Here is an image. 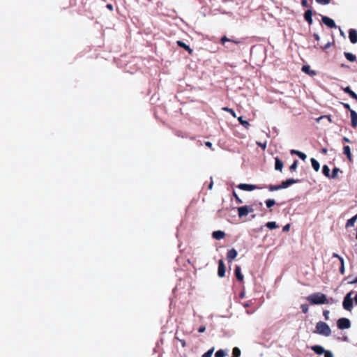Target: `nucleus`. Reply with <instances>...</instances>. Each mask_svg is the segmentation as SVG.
<instances>
[{
    "label": "nucleus",
    "instance_id": "1",
    "mask_svg": "<svg viewBox=\"0 0 357 357\" xmlns=\"http://www.w3.org/2000/svg\"><path fill=\"white\" fill-rule=\"evenodd\" d=\"M307 300L312 305H321L324 303H329L327 300L326 296L322 293H315L307 297Z\"/></svg>",
    "mask_w": 357,
    "mask_h": 357
},
{
    "label": "nucleus",
    "instance_id": "2",
    "mask_svg": "<svg viewBox=\"0 0 357 357\" xmlns=\"http://www.w3.org/2000/svg\"><path fill=\"white\" fill-rule=\"evenodd\" d=\"M314 333L328 337L331 334V330L326 323L324 321H319L316 324V331Z\"/></svg>",
    "mask_w": 357,
    "mask_h": 357
},
{
    "label": "nucleus",
    "instance_id": "3",
    "mask_svg": "<svg viewBox=\"0 0 357 357\" xmlns=\"http://www.w3.org/2000/svg\"><path fill=\"white\" fill-rule=\"evenodd\" d=\"M353 291H350L346 294L344 298L342 305L344 310L351 311L353 308V298L351 297Z\"/></svg>",
    "mask_w": 357,
    "mask_h": 357
},
{
    "label": "nucleus",
    "instance_id": "4",
    "mask_svg": "<svg viewBox=\"0 0 357 357\" xmlns=\"http://www.w3.org/2000/svg\"><path fill=\"white\" fill-rule=\"evenodd\" d=\"M337 326L339 329H347L351 327V322L347 318H340L337 321Z\"/></svg>",
    "mask_w": 357,
    "mask_h": 357
},
{
    "label": "nucleus",
    "instance_id": "5",
    "mask_svg": "<svg viewBox=\"0 0 357 357\" xmlns=\"http://www.w3.org/2000/svg\"><path fill=\"white\" fill-rule=\"evenodd\" d=\"M238 188L242 190L245 191H252L257 189H263L264 187L262 185H257L252 184H246V183H241L238 185Z\"/></svg>",
    "mask_w": 357,
    "mask_h": 357
},
{
    "label": "nucleus",
    "instance_id": "6",
    "mask_svg": "<svg viewBox=\"0 0 357 357\" xmlns=\"http://www.w3.org/2000/svg\"><path fill=\"white\" fill-rule=\"evenodd\" d=\"M254 211V209L249 206H244L238 208V215L239 218L248 215L249 213Z\"/></svg>",
    "mask_w": 357,
    "mask_h": 357
},
{
    "label": "nucleus",
    "instance_id": "7",
    "mask_svg": "<svg viewBox=\"0 0 357 357\" xmlns=\"http://www.w3.org/2000/svg\"><path fill=\"white\" fill-rule=\"evenodd\" d=\"M225 265L224 264V261L222 259H220L218 261V275L220 278H223L225 276Z\"/></svg>",
    "mask_w": 357,
    "mask_h": 357
},
{
    "label": "nucleus",
    "instance_id": "8",
    "mask_svg": "<svg viewBox=\"0 0 357 357\" xmlns=\"http://www.w3.org/2000/svg\"><path fill=\"white\" fill-rule=\"evenodd\" d=\"M322 22L329 28H336V24L333 20L327 16H322Z\"/></svg>",
    "mask_w": 357,
    "mask_h": 357
},
{
    "label": "nucleus",
    "instance_id": "9",
    "mask_svg": "<svg viewBox=\"0 0 357 357\" xmlns=\"http://www.w3.org/2000/svg\"><path fill=\"white\" fill-rule=\"evenodd\" d=\"M298 182H299L298 179L288 178L286 181H283L281 183L280 186H281L282 189H284V188H287L289 187L290 185H291L294 183H297Z\"/></svg>",
    "mask_w": 357,
    "mask_h": 357
},
{
    "label": "nucleus",
    "instance_id": "10",
    "mask_svg": "<svg viewBox=\"0 0 357 357\" xmlns=\"http://www.w3.org/2000/svg\"><path fill=\"white\" fill-rule=\"evenodd\" d=\"M237 255L238 252L234 248L228 250L227 253V260L229 262H231L232 260H234L237 257Z\"/></svg>",
    "mask_w": 357,
    "mask_h": 357
},
{
    "label": "nucleus",
    "instance_id": "11",
    "mask_svg": "<svg viewBox=\"0 0 357 357\" xmlns=\"http://www.w3.org/2000/svg\"><path fill=\"white\" fill-rule=\"evenodd\" d=\"M349 38L351 43L355 44L357 43V31L351 29L349 31Z\"/></svg>",
    "mask_w": 357,
    "mask_h": 357
},
{
    "label": "nucleus",
    "instance_id": "12",
    "mask_svg": "<svg viewBox=\"0 0 357 357\" xmlns=\"http://www.w3.org/2000/svg\"><path fill=\"white\" fill-rule=\"evenodd\" d=\"M303 17L305 20L309 24V25H311L312 24V10L311 9L307 10L305 12Z\"/></svg>",
    "mask_w": 357,
    "mask_h": 357
},
{
    "label": "nucleus",
    "instance_id": "13",
    "mask_svg": "<svg viewBox=\"0 0 357 357\" xmlns=\"http://www.w3.org/2000/svg\"><path fill=\"white\" fill-rule=\"evenodd\" d=\"M226 42H231L235 44H239L241 43V41L238 39L229 38L225 36L220 39V43L221 44L224 45Z\"/></svg>",
    "mask_w": 357,
    "mask_h": 357
},
{
    "label": "nucleus",
    "instance_id": "14",
    "mask_svg": "<svg viewBox=\"0 0 357 357\" xmlns=\"http://www.w3.org/2000/svg\"><path fill=\"white\" fill-rule=\"evenodd\" d=\"M310 348L315 354L318 355H321L324 354V352H325L324 348L320 345H313Z\"/></svg>",
    "mask_w": 357,
    "mask_h": 357
},
{
    "label": "nucleus",
    "instance_id": "15",
    "mask_svg": "<svg viewBox=\"0 0 357 357\" xmlns=\"http://www.w3.org/2000/svg\"><path fill=\"white\" fill-rule=\"evenodd\" d=\"M176 44L178 45V47H182L184 50H185L190 54H192L193 50L188 45H186L185 43H183V41L177 40L176 41Z\"/></svg>",
    "mask_w": 357,
    "mask_h": 357
},
{
    "label": "nucleus",
    "instance_id": "16",
    "mask_svg": "<svg viewBox=\"0 0 357 357\" xmlns=\"http://www.w3.org/2000/svg\"><path fill=\"white\" fill-rule=\"evenodd\" d=\"M342 89L346 93L349 94L351 98L355 99L357 101V94L351 89L350 86L342 88Z\"/></svg>",
    "mask_w": 357,
    "mask_h": 357
},
{
    "label": "nucleus",
    "instance_id": "17",
    "mask_svg": "<svg viewBox=\"0 0 357 357\" xmlns=\"http://www.w3.org/2000/svg\"><path fill=\"white\" fill-rule=\"evenodd\" d=\"M234 271L236 279L238 281L242 282L243 280L244 277L243 275L241 273V267L239 266H236Z\"/></svg>",
    "mask_w": 357,
    "mask_h": 357
},
{
    "label": "nucleus",
    "instance_id": "18",
    "mask_svg": "<svg viewBox=\"0 0 357 357\" xmlns=\"http://www.w3.org/2000/svg\"><path fill=\"white\" fill-rule=\"evenodd\" d=\"M212 236L215 239L220 240V239L223 238L225 236V233L224 231H220V230L215 231L213 232Z\"/></svg>",
    "mask_w": 357,
    "mask_h": 357
},
{
    "label": "nucleus",
    "instance_id": "19",
    "mask_svg": "<svg viewBox=\"0 0 357 357\" xmlns=\"http://www.w3.org/2000/svg\"><path fill=\"white\" fill-rule=\"evenodd\" d=\"M351 126L356 128L357 126V113L354 110H351Z\"/></svg>",
    "mask_w": 357,
    "mask_h": 357
},
{
    "label": "nucleus",
    "instance_id": "20",
    "mask_svg": "<svg viewBox=\"0 0 357 357\" xmlns=\"http://www.w3.org/2000/svg\"><path fill=\"white\" fill-rule=\"evenodd\" d=\"M290 153L291 155H298L302 160H305L307 158V155L304 153H303L300 151L292 149V150H291Z\"/></svg>",
    "mask_w": 357,
    "mask_h": 357
},
{
    "label": "nucleus",
    "instance_id": "21",
    "mask_svg": "<svg viewBox=\"0 0 357 357\" xmlns=\"http://www.w3.org/2000/svg\"><path fill=\"white\" fill-rule=\"evenodd\" d=\"M275 169L278 171H282L283 168V162L278 158V157L275 158Z\"/></svg>",
    "mask_w": 357,
    "mask_h": 357
},
{
    "label": "nucleus",
    "instance_id": "22",
    "mask_svg": "<svg viewBox=\"0 0 357 357\" xmlns=\"http://www.w3.org/2000/svg\"><path fill=\"white\" fill-rule=\"evenodd\" d=\"M343 153L345 154L349 161H352V155L351 153V149L349 146H344L343 148Z\"/></svg>",
    "mask_w": 357,
    "mask_h": 357
},
{
    "label": "nucleus",
    "instance_id": "23",
    "mask_svg": "<svg viewBox=\"0 0 357 357\" xmlns=\"http://www.w3.org/2000/svg\"><path fill=\"white\" fill-rule=\"evenodd\" d=\"M310 160H311L312 168L314 169L315 172H318L320 168L319 162L317 160H315L314 158H311Z\"/></svg>",
    "mask_w": 357,
    "mask_h": 357
},
{
    "label": "nucleus",
    "instance_id": "24",
    "mask_svg": "<svg viewBox=\"0 0 357 357\" xmlns=\"http://www.w3.org/2000/svg\"><path fill=\"white\" fill-rule=\"evenodd\" d=\"M264 188H267L270 191H275L281 190V186L280 185H263Z\"/></svg>",
    "mask_w": 357,
    "mask_h": 357
},
{
    "label": "nucleus",
    "instance_id": "25",
    "mask_svg": "<svg viewBox=\"0 0 357 357\" xmlns=\"http://www.w3.org/2000/svg\"><path fill=\"white\" fill-rule=\"evenodd\" d=\"M357 220V214L347 220L346 227H353Z\"/></svg>",
    "mask_w": 357,
    "mask_h": 357
},
{
    "label": "nucleus",
    "instance_id": "26",
    "mask_svg": "<svg viewBox=\"0 0 357 357\" xmlns=\"http://www.w3.org/2000/svg\"><path fill=\"white\" fill-rule=\"evenodd\" d=\"M344 56L346 57V59L351 61V62H354L356 60V57L354 54H353L352 53H350V52H344Z\"/></svg>",
    "mask_w": 357,
    "mask_h": 357
},
{
    "label": "nucleus",
    "instance_id": "27",
    "mask_svg": "<svg viewBox=\"0 0 357 357\" xmlns=\"http://www.w3.org/2000/svg\"><path fill=\"white\" fill-rule=\"evenodd\" d=\"M238 121L240 123V124H241L244 128H245L246 129L249 128L250 126L249 122L248 121L243 120L242 116H239L238 118Z\"/></svg>",
    "mask_w": 357,
    "mask_h": 357
},
{
    "label": "nucleus",
    "instance_id": "28",
    "mask_svg": "<svg viewBox=\"0 0 357 357\" xmlns=\"http://www.w3.org/2000/svg\"><path fill=\"white\" fill-rule=\"evenodd\" d=\"M302 71L308 75H314L315 74V73L313 70H310V67L309 66H303L302 68Z\"/></svg>",
    "mask_w": 357,
    "mask_h": 357
},
{
    "label": "nucleus",
    "instance_id": "29",
    "mask_svg": "<svg viewBox=\"0 0 357 357\" xmlns=\"http://www.w3.org/2000/svg\"><path fill=\"white\" fill-rule=\"evenodd\" d=\"M322 172L325 176L330 178V169L326 165L323 166Z\"/></svg>",
    "mask_w": 357,
    "mask_h": 357
},
{
    "label": "nucleus",
    "instance_id": "30",
    "mask_svg": "<svg viewBox=\"0 0 357 357\" xmlns=\"http://www.w3.org/2000/svg\"><path fill=\"white\" fill-rule=\"evenodd\" d=\"M266 226L269 229H274L278 227V225L276 224L275 222H268L266 224Z\"/></svg>",
    "mask_w": 357,
    "mask_h": 357
},
{
    "label": "nucleus",
    "instance_id": "31",
    "mask_svg": "<svg viewBox=\"0 0 357 357\" xmlns=\"http://www.w3.org/2000/svg\"><path fill=\"white\" fill-rule=\"evenodd\" d=\"M340 172V169L337 168V167H335L333 168V171H332V174H330V178H335L337 177V174L338 173Z\"/></svg>",
    "mask_w": 357,
    "mask_h": 357
},
{
    "label": "nucleus",
    "instance_id": "32",
    "mask_svg": "<svg viewBox=\"0 0 357 357\" xmlns=\"http://www.w3.org/2000/svg\"><path fill=\"white\" fill-rule=\"evenodd\" d=\"M232 357H240L241 350L238 347H234L232 350Z\"/></svg>",
    "mask_w": 357,
    "mask_h": 357
},
{
    "label": "nucleus",
    "instance_id": "33",
    "mask_svg": "<svg viewBox=\"0 0 357 357\" xmlns=\"http://www.w3.org/2000/svg\"><path fill=\"white\" fill-rule=\"evenodd\" d=\"M266 205L267 206V208H271L272 206H273L275 204V202L274 199H267L266 202Z\"/></svg>",
    "mask_w": 357,
    "mask_h": 357
},
{
    "label": "nucleus",
    "instance_id": "34",
    "mask_svg": "<svg viewBox=\"0 0 357 357\" xmlns=\"http://www.w3.org/2000/svg\"><path fill=\"white\" fill-rule=\"evenodd\" d=\"M223 111H226L227 112H229V114H231L232 115V116H234V118L236 117V114L235 113V112L234 111V109H231V108H229L227 107H222V109Z\"/></svg>",
    "mask_w": 357,
    "mask_h": 357
},
{
    "label": "nucleus",
    "instance_id": "35",
    "mask_svg": "<svg viewBox=\"0 0 357 357\" xmlns=\"http://www.w3.org/2000/svg\"><path fill=\"white\" fill-rule=\"evenodd\" d=\"M298 161L297 160H295L294 162L291 164V165L289 167V170L291 172H294L298 166Z\"/></svg>",
    "mask_w": 357,
    "mask_h": 357
},
{
    "label": "nucleus",
    "instance_id": "36",
    "mask_svg": "<svg viewBox=\"0 0 357 357\" xmlns=\"http://www.w3.org/2000/svg\"><path fill=\"white\" fill-rule=\"evenodd\" d=\"M225 352L222 349H220L217 351L215 354V357H225Z\"/></svg>",
    "mask_w": 357,
    "mask_h": 357
},
{
    "label": "nucleus",
    "instance_id": "37",
    "mask_svg": "<svg viewBox=\"0 0 357 357\" xmlns=\"http://www.w3.org/2000/svg\"><path fill=\"white\" fill-rule=\"evenodd\" d=\"M213 351H214V348H212V349H209L208 351H207L206 353H204L202 355V357H211Z\"/></svg>",
    "mask_w": 357,
    "mask_h": 357
},
{
    "label": "nucleus",
    "instance_id": "38",
    "mask_svg": "<svg viewBox=\"0 0 357 357\" xmlns=\"http://www.w3.org/2000/svg\"><path fill=\"white\" fill-rule=\"evenodd\" d=\"M320 5H327L331 3V0H315Z\"/></svg>",
    "mask_w": 357,
    "mask_h": 357
},
{
    "label": "nucleus",
    "instance_id": "39",
    "mask_svg": "<svg viewBox=\"0 0 357 357\" xmlns=\"http://www.w3.org/2000/svg\"><path fill=\"white\" fill-rule=\"evenodd\" d=\"M301 309L303 313H307L308 312V305L306 304H303L301 306Z\"/></svg>",
    "mask_w": 357,
    "mask_h": 357
},
{
    "label": "nucleus",
    "instance_id": "40",
    "mask_svg": "<svg viewBox=\"0 0 357 357\" xmlns=\"http://www.w3.org/2000/svg\"><path fill=\"white\" fill-rule=\"evenodd\" d=\"M324 357H334L333 353L329 350H325L324 352Z\"/></svg>",
    "mask_w": 357,
    "mask_h": 357
},
{
    "label": "nucleus",
    "instance_id": "41",
    "mask_svg": "<svg viewBox=\"0 0 357 357\" xmlns=\"http://www.w3.org/2000/svg\"><path fill=\"white\" fill-rule=\"evenodd\" d=\"M233 194H234V197L236 199V202L238 204H242L243 201L238 197V196L236 195V193L235 192H234Z\"/></svg>",
    "mask_w": 357,
    "mask_h": 357
},
{
    "label": "nucleus",
    "instance_id": "42",
    "mask_svg": "<svg viewBox=\"0 0 357 357\" xmlns=\"http://www.w3.org/2000/svg\"><path fill=\"white\" fill-rule=\"evenodd\" d=\"M331 45H332V43L328 42L325 45L320 47V48L322 49L323 50H326L328 47H330L331 46Z\"/></svg>",
    "mask_w": 357,
    "mask_h": 357
},
{
    "label": "nucleus",
    "instance_id": "43",
    "mask_svg": "<svg viewBox=\"0 0 357 357\" xmlns=\"http://www.w3.org/2000/svg\"><path fill=\"white\" fill-rule=\"evenodd\" d=\"M301 5H302V6L306 7V8L310 6L307 0H302L301 1Z\"/></svg>",
    "mask_w": 357,
    "mask_h": 357
},
{
    "label": "nucleus",
    "instance_id": "44",
    "mask_svg": "<svg viewBox=\"0 0 357 357\" xmlns=\"http://www.w3.org/2000/svg\"><path fill=\"white\" fill-rule=\"evenodd\" d=\"M342 104L346 109L349 110L351 112V110L352 109H351V107L348 103L342 102Z\"/></svg>",
    "mask_w": 357,
    "mask_h": 357
},
{
    "label": "nucleus",
    "instance_id": "45",
    "mask_svg": "<svg viewBox=\"0 0 357 357\" xmlns=\"http://www.w3.org/2000/svg\"><path fill=\"white\" fill-rule=\"evenodd\" d=\"M344 272H345L344 264H342V266H340V273L342 275H344Z\"/></svg>",
    "mask_w": 357,
    "mask_h": 357
},
{
    "label": "nucleus",
    "instance_id": "46",
    "mask_svg": "<svg viewBox=\"0 0 357 357\" xmlns=\"http://www.w3.org/2000/svg\"><path fill=\"white\" fill-rule=\"evenodd\" d=\"M323 314H324V317H325V319H326V320H328V319H329V317H328L329 311H328V310H324V311L323 312Z\"/></svg>",
    "mask_w": 357,
    "mask_h": 357
},
{
    "label": "nucleus",
    "instance_id": "47",
    "mask_svg": "<svg viewBox=\"0 0 357 357\" xmlns=\"http://www.w3.org/2000/svg\"><path fill=\"white\" fill-rule=\"evenodd\" d=\"M257 145L262 148L263 150H265L266 148V143L257 142Z\"/></svg>",
    "mask_w": 357,
    "mask_h": 357
},
{
    "label": "nucleus",
    "instance_id": "48",
    "mask_svg": "<svg viewBox=\"0 0 357 357\" xmlns=\"http://www.w3.org/2000/svg\"><path fill=\"white\" fill-rule=\"evenodd\" d=\"M206 331V327L204 326H200L198 328L199 333H204Z\"/></svg>",
    "mask_w": 357,
    "mask_h": 357
},
{
    "label": "nucleus",
    "instance_id": "49",
    "mask_svg": "<svg viewBox=\"0 0 357 357\" xmlns=\"http://www.w3.org/2000/svg\"><path fill=\"white\" fill-rule=\"evenodd\" d=\"M205 145H206L207 147L210 148L211 149L213 150V149L212 148V146H213V145H212V143H211V142H205Z\"/></svg>",
    "mask_w": 357,
    "mask_h": 357
},
{
    "label": "nucleus",
    "instance_id": "50",
    "mask_svg": "<svg viewBox=\"0 0 357 357\" xmlns=\"http://www.w3.org/2000/svg\"><path fill=\"white\" fill-rule=\"evenodd\" d=\"M289 227H290L289 224L286 225L283 227V229H282L283 231H289Z\"/></svg>",
    "mask_w": 357,
    "mask_h": 357
},
{
    "label": "nucleus",
    "instance_id": "51",
    "mask_svg": "<svg viewBox=\"0 0 357 357\" xmlns=\"http://www.w3.org/2000/svg\"><path fill=\"white\" fill-rule=\"evenodd\" d=\"M313 36L316 40L319 41L320 40V37L317 33H314Z\"/></svg>",
    "mask_w": 357,
    "mask_h": 357
},
{
    "label": "nucleus",
    "instance_id": "52",
    "mask_svg": "<svg viewBox=\"0 0 357 357\" xmlns=\"http://www.w3.org/2000/svg\"><path fill=\"white\" fill-rule=\"evenodd\" d=\"M348 283L349 284H356V283H357V277L356 278H354L353 280L349 281Z\"/></svg>",
    "mask_w": 357,
    "mask_h": 357
},
{
    "label": "nucleus",
    "instance_id": "53",
    "mask_svg": "<svg viewBox=\"0 0 357 357\" xmlns=\"http://www.w3.org/2000/svg\"><path fill=\"white\" fill-rule=\"evenodd\" d=\"M107 8H108L109 10H113V6L110 3H108L107 6H106Z\"/></svg>",
    "mask_w": 357,
    "mask_h": 357
},
{
    "label": "nucleus",
    "instance_id": "54",
    "mask_svg": "<svg viewBox=\"0 0 357 357\" xmlns=\"http://www.w3.org/2000/svg\"><path fill=\"white\" fill-rule=\"evenodd\" d=\"M180 342H181V343L182 347H185V345H186L185 341V340H180Z\"/></svg>",
    "mask_w": 357,
    "mask_h": 357
},
{
    "label": "nucleus",
    "instance_id": "55",
    "mask_svg": "<svg viewBox=\"0 0 357 357\" xmlns=\"http://www.w3.org/2000/svg\"><path fill=\"white\" fill-rule=\"evenodd\" d=\"M333 257H335V258H337L339 259V257H341L339 255H337V253H333Z\"/></svg>",
    "mask_w": 357,
    "mask_h": 357
},
{
    "label": "nucleus",
    "instance_id": "56",
    "mask_svg": "<svg viewBox=\"0 0 357 357\" xmlns=\"http://www.w3.org/2000/svg\"><path fill=\"white\" fill-rule=\"evenodd\" d=\"M339 260L340 261L341 266L342 265V264H344V259H343V258L342 257H339Z\"/></svg>",
    "mask_w": 357,
    "mask_h": 357
},
{
    "label": "nucleus",
    "instance_id": "57",
    "mask_svg": "<svg viewBox=\"0 0 357 357\" xmlns=\"http://www.w3.org/2000/svg\"><path fill=\"white\" fill-rule=\"evenodd\" d=\"M343 139H344V141H345L347 142H350V140L348 138H347V137H344Z\"/></svg>",
    "mask_w": 357,
    "mask_h": 357
},
{
    "label": "nucleus",
    "instance_id": "58",
    "mask_svg": "<svg viewBox=\"0 0 357 357\" xmlns=\"http://www.w3.org/2000/svg\"><path fill=\"white\" fill-rule=\"evenodd\" d=\"M212 187H213V182H211L209 185H208V188L211 190L212 189Z\"/></svg>",
    "mask_w": 357,
    "mask_h": 357
},
{
    "label": "nucleus",
    "instance_id": "59",
    "mask_svg": "<svg viewBox=\"0 0 357 357\" xmlns=\"http://www.w3.org/2000/svg\"><path fill=\"white\" fill-rule=\"evenodd\" d=\"M354 300L355 303L357 304V294L354 297Z\"/></svg>",
    "mask_w": 357,
    "mask_h": 357
},
{
    "label": "nucleus",
    "instance_id": "60",
    "mask_svg": "<svg viewBox=\"0 0 357 357\" xmlns=\"http://www.w3.org/2000/svg\"><path fill=\"white\" fill-rule=\"evenodd\" d=\"M322 152L326 153L327 152V149H322Z\"/></svg>",
    "mask_w": 357,
    "mask_h": 357
}]
</instances>
